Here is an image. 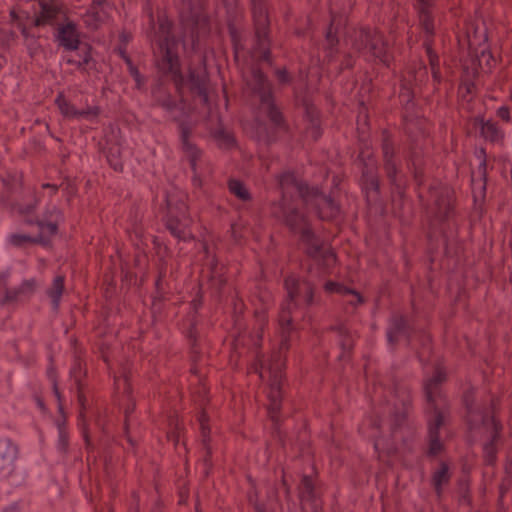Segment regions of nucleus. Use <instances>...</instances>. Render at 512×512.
Returning a JSON list of instances; mask_svg holds the SVG:
<instances>
[{
    "label": "nucleus",
    "mask_w": 512,
    "mask_h": 512,
    "mask_svg": "<svg viewBox=\"0 0 512 512\" xmlns=\"http://www.w3.org/2000/svg\"><path fill=\"white\" fill-rule=\"evenodd\" d=\"M155 41L158 78L151 87L152 105L163 109L172 121L174 116L184 120L185 76L179 56V41L167 20H159Z\"/></svg>",
    "instance_id": "1"
},
{
    "label": "nucleus",
    "mask_w": 512,
    "mask_h": 512,
    "mask_svg": "<svg viewBox=\"0 0 512 512\" xmlns=\"http://www.w3.org/2000/svg\"><path fill=\"white\" fill-rule=\"evenodd\" d=\"M446 378V372L437 367L431 377L423 380L428 439L426 455L429 458L438 456L444 450V444L440 440V429L450 415V404L442 390Z\"/></svg>",
    "instance_id": "2"
},
{
    "label": "nucleus",
    "mask_w": 512,
    "mask_h": 512,
    "mask_svg": "<svg viewBox=\"0 0 512 512\" xmlns=\"http://www.w3.org/2000/svg\"><path fill=\"white\" fill-rule=\"evenodd\" d=\"M466 410L465 420L470 431L484 429L483 459L487 465H493L497 460L498 448L503 443V424L494 415V400L490 399L477 403L471 391L463 396Z\"/></svg>",
    "instance_id": "3"
},
{
    "label": "nucleus",
    "mask_w": 512,
    "mask_h": 512,
    "mask_svg": "<svg viewBox=\"0 0 512 512\" xmlns=\"http://www.w3.org/2000/svg\"><path fill=\"white\" fill-rule=\"evenodd\" d=\"M275 207L274 218L284 224L291 233L298 235L303 252L315 260L323 269H330L336 262L333 250L326 247L324 241L315 233L304 211L294 208Z\"/></svg>",
    "instance_id": "4"
},
{
    "label": "nucleus",
    "mask_w": 512,
    "mask_h": 512,
    "mask_svg": "<svg viewBox=\"0 0 512 512\" xmlns=\"http://www.w3.org/2000/svg\"><path fill=\"white\" fill-rule=\"evenodd\" d=\"M254 23V36L250 48L245 45L242 32L234 25H228L234 57L238 61L241 57L249 55L254 61L265 62L272 66L270 21L263 0H251Z\"/></svg>",
    "instance_id": "5"
},
{
    "label": "nucleus",
    "mask_w": 512,
    "mask_h": 512,
    "mask_svg": "<svg viewBox=\"0 0 512 512\" xmlns=\"http://www.w3.org/2000/svg\"><path fill=\"white\" fill-rule=\"evenodd\" d=\"M284 286L287 291V300L282 304L279 314V323L282 328L281 349H288V334L293 330L294 311L300 305L306 307L315 303L314 285L293 275L285 278Z\"/></svg>",
    "instance_id": "6"
},
{
    "label": "nucleus",
    "mask_w": 512,
    "mask_h": 512,
    "mask_svg": "<svg viewBox=\"0 0 512 512\" xmlns=\"http://www.w3.org/2000/svg\"><path fill=\"white\" fill-rule=\"evenodd\" d=\"M53 40L64 52H75L78 58L64 57L63 60L78 70H86L92 58V46L81 40L77 24L65 16L64 21L54 28Z\"/></svg>",
    "instance_id": "7"
},
{
    "label": "nucleus",
    "mask_w": 512,
    "mask_h": 512,
    "mask_svg": "<svg viewBox=\"0 0 512 512\" xmlns=\"http://www.w3.org/2000/svg\"><path fill=\"white\" fill-rule=\"evenodd\" d=\"M381 161L384 175L392 192L402 196L408 183V177L403 168L400 146L388 129L381 131L380 138Z\"/></svg>",
    "instance_id": "8"
},
{
    "label": "nucleus",
    "mask_w": 512,
    "mask_h": 512,
    "mask_svg": "<svg viewBox=\"0 0 512 512\" xmlns=\"http://www.w3.org/2000/svg\"><path fill=\"white\" fill-rule=\"evenodd\" d=\"M252 93L259 98L261 108L269 119L270 123L279 130H287L288 124L285 117L275 102L272 84L257 67H253L251 71V79L247 82Z\"/></svg>",
    "instance_id": "9"
},
{
    "label": "nucleus",
    "mask_w": 512,
    "mask_h": 512,
    "mask_svg": "<svg viewBox=\"0 0 512 512\" xmlns=\"http://www.w3.org/2000/svg\"><path fill=\"white\" fill-rule=\"evenodd\" d=\"M166 208L164 223L169 233L179 241H191L193 239L190 230L192 218L188 212L185 195L182 193H168L166 195Z\"/></svg>",
    "instance_id": "10"
},
{
    "label": "nucleus",
    "mask_w": 512,
    "mask_h": 512,
    "mask_svg": "<svg viewBox=\"0 0 512 512\" xmlns=\"http://www.w3.org/2000/svg\"><path fill=\"white\" fill-rule=\"evenodd\" d=\"M285 360L280 351L274 352L267 366L261 364L260 377L266 376L269 380V405L268 412L273 421H277V415L282 403V383L284 379Z\"/></svg>",
    "instance_id": "11"
},
{
    "label": "nucleus",
    "mask_w": 512,
    "mask_h": 512,
    "mask_svg": "<svg viewBox=\"0 0 512 512\" xmlns=\"http://www.w3.org/2000/svg\"><path fill=\"white\" fill-rule=\"evenodd\" d=\"M277 179L281 190V198L271 204L270 212L272 217L274 218V210L276 206H281L285 209L294 208L296 211H302L299 208L298 200L293 197L292 193L296 192L299 198L304 202L309 195L312 186H309L306 182L298 179L295 173L291 171H286L280 174Z\"/></svg>",
    "instance_id": "12"
},
{
    "label": "nucleus",
    "mask_w": 512,
    "mask_h": 512,
    "mask_svg": "<svg viewBox=\"0 0 512 512\" xmlns=\"http://www.w3.org/2000/svg\"><path fill=\"white\" fill-rule=\"evenodd\" d=\"M353 47L360 53L369 52L384 66L390 67L393 56L381 32L370 28H361L355 35Z\"/></svg>",
    "instance_id": "13"
},
{
    "label": "nucleus",
    "mask_w": 512,
    "mask_h": 512,
    "mask_svg": "<svg viewBox=\"0 0 512 512\" xmlns=\"http://www.w3.org/2000/svg\"><path fill=\"white\" fill-rule=\"evenodd\" d=\"M81 372L80 363H75L74 366L70 369V375L74 378L75 386L77 389V399L79 404V414L77 419V426L82 435V438L85 441L86 448L88 450L87 462L89 466V470L92 473L93 469L96 467V453L94 452V444L92 442L91 435L89 433L88 424L86 420V410L88 406V400L85 395V384L80 378L79 374Z\"/></svg>",
    "instance_id": "14"
},
{
    "label": "nucleus",
    "mask_w": 512,
    "mask_h": 512,
    "mask_svg": "<svg viewBox=\"0 0 512 512\" xmlns=\"http://www.w3.org/2000/svg\"><path fill=\"white\" fill-rule=\"evenodd\" d=\"M206 0H183L180 7V18L185 29L190 33L193 42L210 30L209 18L204 12Z\"/></svg>",
    "instance_id": "15"
},
{
    "label": "nucleus",
    "mask_w": 512,
    "mask_h": 512,
    "mask_svg": "<svg viewBox=\"0 0 512 512\" xmlns=\"http://www.w3.org/2000/svg\"><path fill=\"white\" fill-rule=\"evenodd\" d=\"M415 331L416 329L412 317L400 312H394L391 314L387 322V343L393 350L398 344L400 338L403 337L406 339L407 344L410 345Z\"/></svg>",
    "instance_id": "16"
},
{
    "label": "nucleus",
    "mask_w": 512,
    "mask_h": 512,
    "mask_svg": "<svg viewBox=\"0 0 512 512\" xmlns=\"http://www.w3.org/2000/svg\"><path fill=\"white\" fill-rule=\"evenodd\" d=\"M173 121L178 124L181 149L189 162L192 174H196V172H199L203 151L191 140L192 125L189 121L180 120L176 116L173 117Z\"/></svg>",
    "instance_id": "17"
},
{
    "label": "nucleus",
    "mask_w": 512,
    "mask_h": 512,
    "mask_svg": "<svg viewBox=\"0 0 512 512\" xmlns=\"http://www.w3.org/2000/svg\"><path fill=\"white\" fill-rule=\"evenodd\" d=\"M428 80V70L423 63L409 68L400 79L399 98L402 103L410 104L415 97V88Z\"/></svg>",
    "instance_id": "18"
},
{
    "label": "nucleus",
    "mask_w": 512,
    "mask_h": 512,
    "mask_svg": "<svg viewBox=\"0 0 512 512\" xmlns=\"http://www.w3.org/2000/svg\"><path fill=\"white\" fill-rule=\"evenodd\" d=\"M321 488L315 479L309 475H303L298 485V495L301 502L302 512H322L323 501Z\"/></svg>",
    "instance_id": "19"
},
{
    "label": "nucleus",
    "mask_w": 512,
    "mask_h": 512,
    "mask_svg": "<svg viewBox=\"0 0 512 512\" xmlns=\"http://www.w3.org/2000/svg\"><path fill=\"white\" fill-rule=\"evenodd\" d=\"M39 6V10L34 13L31 26L35 28L52 26L56 27L59 23V16L65 15L64 7L59 0H33Z\"/></svg>",
    "instance_id": "20"
},
{
    "label": "nucleus",
    "mask_w": 512,
    "mask_h": 512,
    "mask_svg": "<svg viewBox=\"0 0 512 512\" xmlns=\"http://www.w3.org/2000/svg\"><path fill=\"white\" fill-rule=\"evenodd\" d=\"M304 203L312 205L322 220H333L340 214V205L330 195L324 194L317 186H312Z\"/></svg>",
    "instance_id": "21"
},
{
    "label": "nucleus",
    "mask_w": 512,
    "mask_h": 512,
    "mask_svg": "<svg viewBox=\"0 0 512 512\" xmlns=\"http://www.w3.org/2000/svg\"><path fill=\"white\" fill-rule=\"evenodd\" d=\"M394 411H393V430L404 425L410 411L413 408V396L410 387L404 384H397L394 388Z\"/></svg>",
    "instance_id": "22"
},
{
    "label": "nucleus",
    "mask_w": 512,
    "mask_h": 512,
    "mask_svg": "<svg viewBox=\"0 0 512 512\" xmlns=\"http://www.w3.org/2000/svg\"><path fill=\"white\" fill-rule=\"evenodd\" d=\"M429 200L433 203L434 213L440 222L450 220L454 208L452 203V192L443 186H430Z\"/></svg>",
    "instance_id": "23"
},
{
    "label": "nucleus",
    "mask_w": 512,
    "mask_h": 512,
    "mask_svg": "<svg viewBox=\"0 0 512 512\" xmlns=\"http://www.w3.org/2000/svg\"><path fill=\"white\" fill-rule=\"evenodd\" d=\"M18 445L8 437H0V481L8 480L16 470Z\"/></svg>",
    "instance_id": "24"
},
{
    "label": "nucleus",
    "mask_w": 512,
    "mask_h": 512,
    "mask_svg": "<svg viewBox=\"0 0 512 512\" xmlns=\"http://www.w3.org/2000/svg\"><path fill=\"white\" fill-rule=\"evenodd\" d=\"M406 167L411 173L417 186L425 182V159L423 150L411 142L404 156Z\"/></svg>",
    "instance_id": "25"
},
{
    "label": "nucleus",
    "mask_w": 512,
    "mask_h": 512,
    "mask_svg": "<svg viewBox=\"0 0 512 512\" xmlns=\"http://www.w3.org/2000/svg\"><path fill=\"white\" fill-rule=\"evenodd\" d=\"M54 102L63 117L68 120L85 119L93 122L96 119V105L88 106L86 109H77L62 92L58 93Z\"/></svg>",
    "instance_id": "26"
},
{
    "label": "nucleus",
    "mask_w": 512,
    "mask_h": 512,
    "mask_svg": "<svg viewBox=\"0 0 512 512\" xmlns=\"http://www.w3.org/2000/svg\"><path fill=\"white\" fill-rule=\"evenodd\" d=\"M434 0H415L420 27L424 33V40L434 41L435 22L433 16Z\"/></svg>",
    "instance_id": "27"
},
{
    "label": "nucleus",
    "mask_w": 512,
    "mask_h": 512,
    "mask_svg": "<svg viewBox=\"0 0 512 512\" xmlns=\"http://www.w3.org/2000/svg\"><path fill=\"white\" fill-rule=\"evenodd\" d=\"M452 477L453 471L450 463L440 460L437 467L432 471L430 478V485L437 498L440 499L443 496L444 489L450 484Z\"/></svg>",
    "instance_id": "28"
},
{
    "label": "nucleus",
    "mask_w": 512,
    "mask_h": 512,
    "mask_svg": "<svg viewBox=\"0 0 512 512\" xmlns=\"http://www.w3.org/2000/svg\"><path fill=\"white\" fill-rule=\"evenodd\" d=\"M360 184L368 199L370 197L376 198L379 195L380 180L375 166H368L367 163H363Z\"/></svg>",
    "instance_id": "29"
},
{
    "label": "nucleus",
    "mask_w": 512,
    "mask_h": 512,
    "mask_svg": "<svg viewBox=\"0 0 512 512\" xmlns=\"http://www.w3.org/2000/svg\"><path fill=\"white\" fill-rule=\"evenodd\" d=\"M36 289L35 279H25L16 288H5L4 297L0 300L2 306L17 302L21 297H30L34 294Z\"/></svg>",
    "instance_id": "30"
},
{
    "label": "nucleus",
    "mask_w": 512,
    "mask_h": 512,
    "mask_svg": "<svg viewBox=\"0 0 512 512\" xmlns=\"http://www.w3.org/2000/svg\"><path fill=\"white\" fill-rule=\"evenodd\" d=\"M9 243L16 248H24L28 245H41L46 248L52 245L51 239L42 233H38L36 236L25 233H13L9 236Z\"/></svg>",
    "instance_id": "31"
},
{
    "label": "nucleus",
    "mask_w": 512,
    "mask_h": 512,
    "mask_svg": "<svg viewBox=\"0 0 512 512\" xmlns=\"http://www.w3.org/2000/svg\"><path fill=\"white\" fill-rule=\"evenodd\" d=\"M297 103L301 105L304 109L305 118L308 120L310 124V128L312 130L314 139H318L321 135L319 111L306 94L303 95L301 98H298Z\"/></svg>",
    "instance_id": "32"
},
{
    "label": "nucleus",
    "mask_w": 512,
    "mask_h": 512,
    "mask_svg": "<svg viewBox=\"0 0 512 512\" xmlns=\"http://www.w3.org/2000/svg\"><path fill=\"white\" fill-rule=\"evenodd\" d=\"M60 217H63V213L56 206H53L52 209H46L41 219L42 225H40L39 233L44 235V232L47 231V237L55 236L59 231L58 219Z\"/></svg>",
    "instance_id": "33"
},
{
    "label": "nucleus",
    "mask_w": 512,
    "mask_h": 512,
    "mask_svg": "<svg viewBox=\"0 0 512 512\" xmlns=\"http://www.w3.org/2000/svg\"><path fill=\"white\" fill-rule=\"evenodd\" d=\"M186 87H188L193 95L199 96L204 102L208 101L206 80L194 70H190L188 77H185V88Z\"/></svg>",
    "instance_id": "34"
},
{
    "label": "nucleus",
    "mask_w": 512,
    "mask_h": 512,
    "mask_svg": "<svg viewBox=\"0 0 512 512\" xmlns=\"http://www.w3.org/2000/svg\"><path fill=\"white\" fill-rule=\"evenodd\" d=\"M329 330L337 333L339 345L342 350L340 358L348 356L354 347V337L351 332L343 324L330 326Z\"/></svg>",
    "instance_id": "35"
},
{
    "label": "nucleus",
    "mask_w": 512,
    "mask_h": 512,
    "mask_svg": "<svg viewBox=\"0 0 512 512\" xmlns=\"http://www.w3.org/2000/svg\"><path fill=\"white\" fill-rule=\"evenodd\" d=\"M480 122V134L485 140L496 143L503 139L504 134L497 123L491 120L485 121L484 119H481Z\"/></svg>",
    "instance_id": "36"
},
{
    "label": "nucleus",
    "mask_w": 512,
    "mask_h": 512,
    "mask_svg": "<svg viewBox=\"0 0 512 512\" xmlns=\"http://www.w3.org/2000/svg\"><path fill=\"white\" fill-rule=\"evenodd\" d=\"M19 30L21 31V34L24 38L25 46L27 48L28 54L30 57H34L39 50L41 49V45L39 43V35H35L33 33H30L29 29L25 25V23L19 24Z\"/></svg>",
    "instance_id": "37"
},
{
    "label": "nucleus",
    "mask_w": 512,
    "mask_h": 512,
    "mask_svg": "<svg viewBox=\"0 0 512 512\" xmlns=\"http://www.w3.org/2000/svg\"><path fill=\"white\" fill-rule=\"evenodd\" d=\"M324 290L327 293H339V294H352L356 297V301L353 302V305L362 304L364 302L363 297L357 291L347 288L342 284L334 281H327L324 285Z\"/></svg>",
    "instance_id": "38"
},
{
    "label": "nucleus",
    "mask_w": 512,
    "mask_h": 512,
    "mask_svg": "<svg viewBox=\"0 0 512 512\" xmlns=\"http://www.w3.org/2000/svg\"><path fill=\"white\" fill-rule=\"evenodd\" d=\"M229 191L240 200L246 202L251 200V194L243 182L237 179H231L228 182Z\"/></svg>",
    "instance_id": "39"
},
{
    "label": "nucleus",
    "mask_w": 512,
    "mask_h": 512,
    "mask_svg": "<svg viewBox=\"0 0 512 512\" xmlns=\"http://www.w3.org/2000/svg\"><path fill=\"white\" fill-rule=\"evenodd\" d=\"M56 426L58 430L57 450L61 453H66L69 447V435L66 430V421L57 420Z\"/></svg>",
    "instance_id": "40"
},
{
    "label": "nucleus",
    "mask_w": 512,
    "mask_h": 512,
    "mask_svg": "<svg viewBox=\"0 0 512 512\" xmlns=\"http://www.w3.org/2000/svg\"><path fill=\"white\" fill-rule=\"evenodd\" d=\"M126 66L129 75L133 78L135 82V88L141 90L145 87L147 78L142 75L139 69L134 65L132 59H126Z\"/></svg>",
    "instance_id": "41"
},
{
    "label": "nucleus",
    "mask_w": 512,
    "mask_h": 512,
    "mask_svg": "<svg viewBox=\"0 0 512 512\" xmlns=\"http://www.w3.org/2000/svg\"><path fill=\"white\" fill-rule=\"evenodd\" d=\"M213 136L220 148L230 149L235 146L234 136L224 129L216 130Z\"/></svg>",
    "instance_id": "42"
},
{
    "label": "nucleus",
    "mask_w": 512,
    "mask_h": 512,
    "mask_svg": "<svg viewBox=\"0 0 512 512\" xmlns=\"http://www.w3.org/2000/svg\"><path fill=\"white\" fill-rule=\"evenodd\" d=\"M106 159L111 168L115 171L123 170V162L120 155V148L118 146H112L106 152Z\"/></svg>",
    "instance_id": "43"
},
{
    "label": "nucleus",
    "mask_w": 512,
    "mask_h": 512,
    "mask_svg": "<svg viewBox=\"0 0 512 512\" xmlns=\"http://www.w3.org/2000/svg\"><path fill=\"white\" fill-rule=\"evenodd\" d=\"M132 40V34L123 30L119 34V44L115 47V52L121 57V59L126 63V59H131L127 54V45Z\"/></svg>",
    "instance_id": "44"
},
{
    "label": "nucleus",
    "mask_w": 512,
    "mask_h": 512,
    "mask_svg": "<svg viewBox=\"0 0 512 512\" xmlns=\"http://www.w3.org/2000/svg\"><path fill=\"white\" fill-rule=\"evenodd\" d=\"M433 45L434 41L423 40V47L425 48L431 70L440 68V59L433 49Z\"/></svg>",
    "instance_id": "45"
},
{
    "label": "nucleus",
    "mask_w": 512,
    "mask_h": 512,
    "mask_svg": "<svg viewBox=\"0 0 512 512\" xmlns=\"http://www.w3.org/2000/svg\"><path fill=\"white\" fill-rule=\"evenodd\" d=\"M65 289V277L57 275L52 282V286L48 289V295H55L56 298H61Z\"/></svg>",
    "instance_id": "46"
},
{
    "label": "nucleus",
    "mask_w": 512,
    "mask_h": 512,
    "mask_svg": "<svg viewBox=\"0 0 512 512\" xmlns=\"http://www.w3.org/2000/svg\"><path fill=\"white\" fill-rule=\"evenodd\" d=\"M187 338L191 346L193 360L195 361L196 357H198L200 354V351L197 348V329L195 322L190 324V327L187 331Z\"/></svg>",
    "instance_id": "47"
},
{
    "label": "nucleus",
    "mask_w": 512,
    "mask_h": 512,
    "mask_svg": "<svg viewBox=\"0 0 512 512\" xmlns=\"http://www.w3.org/2000/svg\"><path fill=\"white\" fill-rule=\"evenodd\" d=\"M9 16H10L11 24H15L18 29H19V24L24 23V21H23L24 19L25 20L30 19L29 12L22 10L21 14H19V13H17V11L14 8L10 10Z\"/></svg>",
    "instance_id": "48"
},
{
    "label": "nucleus",
    "mask_w": 512,
    "mask_h": 512,
    "mask_svg": "<svg viewBox=\"0 0 512 512\" xmlns=\"http://www.w3.org/2000/svg\"><path fill=\"white\" fill-rule=\"evenodd\" d=\"M338 45L339 38L337 36V32L333 30V23H331L325 35V46L338 47Z\"/></svg>",
    "instance_id": "49"
},
{
    "label": "nucleus",
    "mask_w": 512,
    "mask_h": 512,
    "mask_svg": "<svg viewBox=\"0 0 512 512\" xmlns=\"http://www.w3.org/2000/svg\"><path fill=\"white\" fill-rule=\"evenodd\" d=\"M205 454L203 456L204 473L207 476L212 469V448L210 444L203 445Z\"/></svg>",
    "instance_id": "50"
},
{
    "label": "nucleus",
    "mask_w": 512,
    "mask_h": 512,
    "mask_svg": "<svg viewBox=\"0 0 512 512\" xmlns=\"http://www.w3.org/2000/svg\"><path fill=\"white\" fill-rule=\"evenodd\" d=\"M200 427H201V436H202V444L206 445L210 443V428L205 422V415L202 414L200 417Z\"/></svg>",
    "instance_id": "51"
},
{
    "label": "nucleus",
    "mask_w": 512,
    "mask_h": 512,
    "mask_svg": "<svg viewBox=\"0 0 512 512\" xmlns=\"http://www.w3.org/2000/svg\"><path fill=\"white\" fill-rule=\"evenodd\" d=\"M275 76L280 84H290L292 77L286 70V68H278L275 70Z\"/></svg>",
    "instance_id": "52"
},
{
    "label": "nucleus",
    "mask_w": 512,
    "mask_h": 512,
    "mask_svg": "<svg viewBox=\"0 0 512 512\" xmlns=\"http://www.w3.org/2000/svg\"><path fill=\"white\" fill-rule=\"evenodd\" d=\"M324 52H325V56H324L325 61H327L328 63H331L335 60L336 55L338 54V47L324 46Z\"/></svg>",
    "instance_id": "53"
},
{
    "label": "nucleus",
    "mask_w": 512,
    "mask_h": 512,
    "mask_svg": "<svg viewBox=\"0 0 512 512\" xmlns=\"http://www.w3.org/2000/svg\"><path fill=\"white\" fill-rule=\"evenodd\" d=\"M34 401L36 403L37 408L43 413L47 414L49 412V409L47 405L45 404V401L42 396L35 394L33 396Z\"/></svg>",
    "instance_id": "54"
},
{
    "label": "nucleus",
    "mask_w": 512,
    "mask_h": 512,
    "mask_svg": "<svg viewBox=\"0 0 512 512\" xmlns=\"http://www.w3.org/2000/svg\"><path fill=\"white\" fill-rule=\"evenodd\" d=\"M497 116L501 118L503 121H510V111L507 106H501L497 109Z\"/></svg>",
    "instance_id": "55"
},
{
    "label": "nucleus",
    "mask_w": 512,
    "mask_h": 512,
    "mask_svg": "<svg viewBox=\"0 0 512 512\" xmlns=\"http://www.w3.org/2000/svg\"><path fill=\"white\" fill-rule=\"evenodd\" d=\"M21 505L18 501H14L2 508L1 512H20Z\"/></svg>",
    "instance_id": "56"
},
{
    "label": "nucleus",
    "mask_w": 512,
    "mask_h": 512,
    "mask_svg": "<svg viewBox=\"0 0 512 512\" xmlns=\"http://www.w3.org/2000/svg\"><path fill=\"white\" fill-rule=\"evenodd\" d=\"M354 66V60H353V57L350 55V54H347L342 63H341V70H344V69H350Z\"/></svg>",
    "instance_id": "57"
},
{
    "label": "nucleus",
    "mask_w": 512,
    "mask_h": 512,
    "mask_svg": "<svg viewBox=\"0 0 512 512\" xmlns=\"http://www.w3.org/2000/svg\"><path fill=\"white\" fill-rule=\"evenodd\" d=\"M52 390H53L54 396L57 399V402L58 403L64 402V396L59 389L58 382H54V384H52Z\"/></svg>",
    "instance_id": "58"
},
{
    "label": "nucleus",
    "mask_w": 512,
    "mask_h": 512,
    "mask_svg": "<svg viewBox=\"0 0 512 512\" xmlns=\"http://www.w3.org/2000/svg\"><path fill=\"white\" fill-rule=\"evenodd\" d=\"M47 378L51 382V384H54V382H58L57 371L54 367H49L47 369Z\"/></svg>",
    "instance_id": "59"
},
{
    "label": "nucleus",
    "mask_w": 512,
    "mask_h": 512,
    "mask_svg": "<svg viewBox=\"0 0 512 512\" xmlns=\"http://www.w3.org/2000/svg\"><path fill=\"white\" fill-rule=\"evenodd\" d=\"M432 78L435 85H439L442 81L441 71L440 68L438 69H432Z\"/></svg>",
    "instance_id": "60"
},
{
    "label": "nucleus",
    "mask_w": 512,
    "mask_h": 512,
    "mask_svg": "<svg viewBox=\"0 0 512 512\" xmlns=\"http://www.w3.org/2000/svg\"><path fill=\"white\" fill-rule=\"evenodd\" d=\"M24 223L26 225H29V226L36 225L38 228H40V225H42L41 224V219H39L38 217H28V218H25Z\"/></svg>",
    "instance_id": "61"
},
{
    "label": "nucleus",
    "mask_w": 512,
    "mask_h": 512,
    "mask_svg": "<svg viewBox=\"0 0 512 512\" xmlns=\"http://www.w3.org/2000/svg\"><path fill=\"white\" fill-rule=\"evenodd\" d=\"M192 184L194 187H197V188L201 187L202 180H201L199 172H196V174L192 175Z\"/></svg>",
    "instance_id": "62"
},
{
    "label": "nucleus",
    "mask_w": 512,
    "mask_h": 512,
    "mask_svg": "<svg viewBox=\"0 0 512 512\" xmlns=\"http://www.w3.org/2000/svg\"><path fill=\"white\" fill-rule=\"evenodd\" d=\"M164 277H165V272L164 271H160L159 276H158V278L156 279V282H155V286H156L157 292H160V290H161V283H162V280H163Z\"/></svg>",
    "instance_id": "63"
},
{
    "label": "nucleus",
    "mask_w": 512,
    "mask_h": 512,
    "mask_svg": "<svg viewBox=\"0 0 512 512\" xmlns=\"http://www.w3.org/2000/svg\"><path fill=\"white\" fill-rule=\"evenodd\" d=\"M486 166H487V163H486V159L484 158V159L480 162L479 167H478V169H479V171L481 172V174H482V176H483L484 180H486Z\"/></svg>",
    "instance_id": "64"
}]
</instances>
